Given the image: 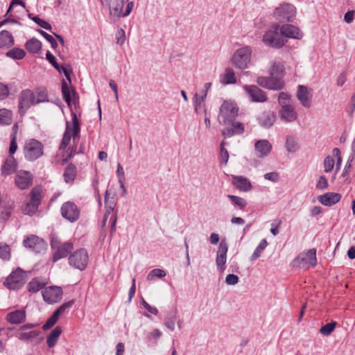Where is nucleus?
Masks as SVG:
<instances>
[{"label":"nucleus","instance_id":"nucleus-25","mask_svg":"<svg viewBox=\"0 0 355 355\" xmlns=\"http://www.w3.org/2000/svg\"><path fill=\"white\" fill-rule=\"evenodd\" d=\"M341 195L338 193L328 192L318 197V201L324 206H332L340 201Z\"/></svg>","mask_w":355,"mask_h":355},{"label":"nucleus","instance_id":"nucleus-64","mask_svg":"<svg viewBox=\"0 0 355 355\" xmlns=\"http://www.w3.org/2000/svg\"><path fill=\"white\" fill-rule=\"evenodd\" d=\"M12 214V208L9 207L8 208H6L4 211H3L0 214V222L5 221L8 218H10Z\"/></svg>","mask_w":355,"mask_h":355},{"label":"nucleus","instance_id":"nucleus-7","mask_svg":"<svg viewBox=\"0 0 355 355\" xmlns=\"http://www.w3.org/2000/svg\"><path fill=\"white\" fill-rule=\"evenodd\" d=\"M263 42L268 46L279 49L285 44L286 40L281 35L279 25L275 24L265 33Z\"/></svg>","mask_w":355,"mask_h":355},{"label":"nucleus","instance_id":"nucleus-59","mask_svg":"<svg viewBox=\"0 0 355 355\" xmlns=\"http://www.w3.org/2000/svg\"><path fill=\"white\" fill-rule=\"evenodd\" d=\"M316 187L320 190L327 189L328 187L327 179L323 175L320 176L317 181Z\"/></svg>","mask_w":355,"mask_h":355},{"label":"nucleus","instance_id":"nucleus-14","mask_svg":"<svg viewBox=\"0 0 355 355\" xmlns=\"http://www.w3.org/2000/svg\"><path fill=\"white\" fill-rule=\"evenodd\" d=\"M257 83L260 86L268 89L280 90L284 87L282 79L276 76H260L257 78Z\"/></svg>","mask_w":355,"mask_h":355},{"label":"nucleus","instance_id":"nucleus-51","mask_svg":"<svg viewBox=\"0 0 355 355\" xmlns=\"http://www.w3.org/2000/svg\"><path fill=\"white\" fill-rule=\"evenodd\" d=\"M336 325L335 322L327 323L320 328V332L324 336H329L334 330Z\"/></svg>","mask_w":355,"mask_h":355},{"label":"nucleus","instance_id":"nucleus-57","mask_svg":"<svg viewBox=\"0 0 355 355\" xmlns=\"http://www.w3.org/2000/svg\"><path fill=\"white\" fill-rule=\"evenodd\" d=\"M39 33L48 41L51 43V47L53 49H56L58 46V43L55 40V39L49 34L46 33L42 30H39Z\"/></svg>","mask_w":355,"mask_h":355},{"label":"nucleus","instance_id":"nucleus-12","mask_svg":"<svg viewBox=\"0 0 355 355\" xmlns=\"http://www.w3.org/2000/svg\"><path fill=\"white\" fill-rule=\"evenodd\" d=\"M60 211L62 216L70 223L77 221L80 214L77 205L73 202L71 201L63 203Z\"/></svg>","mask_w":355,"mask_h":355},{"label":"nucleus","instance_id":"nucleus-49","mask_svg":"<svg viewBox=\"0 0 355 355\" xmlns=\"http://www.w3.org/2000/svg\"><path fill=\"white\" fill-rule=\"evenodd\" d=\"M62 92L63 95V98L65 101V102L70 105L71 103V92L70 89L69 87L68 83L64 80H62Z\"/></svg>","mask_w":355,"mask_h":355},{"label":"nucleus","instance_id":"nucleus-41","mask_svg":"<svg viewBox=\"0 0 355 355\" xmlns=\"http://www.w3.org/2000/svg\"><path fill=\"white\" fill-rule=\"evenodd\" d=\"M63 175L67 183L72 182L76 175V167L72 164L69 165L65 168Z\"/></svg>","mask_w":355,"mask_h":355},{"label":"nucleus","instance_id":"nucleus-46","mask_svg":"<svg viewBox=\"0 0 355 355\" xmlns=\"http://www.w3.org/2000/svg\"><path fill=\"white\" fill-rule=\"evenodd\" d=\"M284 71V67L279 62H273L270 74L272 76H276L282 79Z\"/></svg>","mask_w":355,"mask_h":355},{"label":"nucleus","instance_id":"nucleus-24","mask_svg":"<svg viewBox=\"0 0 355 355\" xmlns=\"http://www.w3.org/2000/svg\"><path fill=\"white\" fill-rule=\"evenodd\" d=\"M231 125V127H227L224 128L222 134L225 137H231L236 135H242L245 131V125L243 123L233 121L232 122L227 123Z\"/></svg>","mask_w":355,"mask_h":355},{"label":"nucleus","instance_id":"nucleus-4","mask_svg":"<svg viewBox=\"0 0 355 355\" xmlns=\"http://www.w3.org/2000/svg\"><path fill=\"white\" fill-rule=\"evenodd\" d=\"M51 246L54 250L53 254V262H56L59 259L66 257L73 249L72 242L67 241L62 243L60 239L54 234L51 236Z\"/></svg>","mask_w":355,"mask_h":355},{"label":"nucleus","instance_id":"nucleus-43","mask_svg":"<svg viewBox=\"0 0 355 355\" xmlns=\"http://www.w3.org/2000/svg\"><path fill=\"white\" fill-rule=\"evenodd\" d=\"M268 245V242L266 239H262L261 242L259 243V245L257 247L255 250L254 251L253 254H252L250 257V261L252 262L257 260L261 254L262 252L265 250V248Z\"/></svg>","mask_w":355,"mask_h":355},{"label":"nucleus","instance_id":"nucleus-48","mask_svg":"<svg viewBox=\"0 0 355 355\" xmlns=\"http://www.w3.org/2000/svg\"><path fill=\"white\" fill-rule=\"evenodd\" d=\"M166 275V273L165 270H164L162 269H159V268H155V269L152 270L148 273L146 279L148 281H152L155 277L162 278V277H165Z\"/></svg>","mask_w":355,"mask_h":355},{"label":"nucleus","instance_id":"nucleus-29","mask_svg":"<svg viewBox=\"0 0 355 355\" xmlns=\"http://www.w3.org/2000/svg\"><path fill=\"white\" fill-rule=\"evenodd\" d=\"M6 320L11 324H21L26 320V312L24 310H16L7 314Z\"/></svg>","mask_w":355,"mask_h":355},{"label":"nucleus","instance_id":"nucleus-30","mask_svg":"<svg viewBox=\"0 0 355 355\" xmlns=\"http://www.w3.org/2000/svg\"><path fill=\"white\" fill-rule=\"evenodd\" d=\"M46 58L53 66V67L56 70H58L60 73L62 72L64 74L69 83L70 84L71 82V77H70V73L71 71L67 69L66 68H64L63 67H60L57 63L55 56L50 51H47V53L46 54Z\"/></svg>","mask_w":355,"mask_h":355},{"label":"nucleus","instance_id":"nucleus-36","mask_svg":"<svg viewBox=\"0 0 355 355\" xmlns=\"http://www.w3.org/2000/svg\"><path fill=\"white\" fill-rule=\"evenodd\" d=\"M26 50L31 53H37L42 49V43L36 38H31L25 44Z\"/></svg>","mask_w":355,"mask_h":355},{"label":"nucleus","instance_id":"nucleus-60","mask_svg":"<svg viewBox=\"0 0 355 355\" xmlns=\"http://www.w3.org/2000/svg\"><path fill=\"white\" fill-rule=\"evenodd\" d=\"M239 277L234 274H229L225 277V283L227 285L234 286L239 283Z\"/></svg>","mask_w":355,"mask_h":355},{"label":"nucleus","instance_id":"nucleus-28","mask_svg":"<svg viewBox=\"0 0 355 355\" xmlns=\"http://www.w3.org/2000/svg\"><path fill=\"white\" fill-rule=\"evenodd\" d=\"M205 96H200L198 94H195L193 98V105L194 112L197 114H201L207 112V107L205 103Z\"/></svg>","mask_w":355,"mask_h":355},{"label":"nucleus","instance_id":"nucleus-20","mask_svg":"<svg viewBox=\"0 0 355 355\" xmlns=\"http://www.w3.org/2000/svg\"><path fill=\"white\" fill-rule=\"evenodd\" d=\"M26 248L32 249L35 252L40 253L46 249V243L44 240L35 235H31L24 240Z\"/></svg>","mask_w":355,"mask_h":355},{"label":"nucleus","instance_id":"nucleus-53","mask_svg":"<svg viewBox=\"0 0 355 355\" xmlns=\"http://www.w3.org/2000/svg\"><path fill=\"white\" fill-rule=\"evenodd\" d=\"M335 161L331 156H327L324 160V171L326 173H330L334 166Z\"/></svg>","mask_w":355,"mask_h":355},{"label":"nucleus","instance_id":"nucleus-1","mask_svg":"<svg viewBox=\"0 0 355 355\" xmlns=\"http://www.w3.org/2000/svg\"><path fill=\"white\" fill-rule=\"evenodd\" d=\"M278 103L280 106L279 110L280 119L287 123L295 121L297 118V113L290 95L283 92H280Z\"/></svg>","mask_w":355,"mask_h":355},{"label":"nucleus","instance_id":"nucleus-6","mask_svg":"<svg viewBox=\"0 0 355 355\" xmlns=\"http://www.w3.org/2000/svg\"><path fill=\"white\" fill-rule=\"evenodd\" d=\"M44 145L35 139H27L24 146V155L27 161L34 162L44 155Z\"/></svg>","mask_w":355,"mask_h":355},{"label":"nucleus","instance_id":"nucleus-13","mask_svg":"<svg viewBox=\"0 0 355 355\" xmlns=\"http://www.w3.org/2000/svg\"><path fill=\"white\" fill-rule=\"evenodd\" d=\"M41 202V193L39 189L34 188L31 192V201L26 204L23 208V213L26 215L33 216L36 213Z\"/></svg>","mask_w":355,"mask_h":355},{"label":"nucleus","instance_id":"nucleus-54","mask_svg":"<svg viewBox=\"0 0 355 355\" xmlns=\"http://www.w3.org/2000/svg\"><path fill=\"white\" fill-rule=\"evenodd\" d=\"M74 303L73 300H71L66 303L62 304L55 312L54 313L58 317L64 313L67 309H70Z\"/></svg>","mask_w":355,"mask_h":355},{"label":"nucleus","instance_id":"nucleus-17","mask_svg":"<svg viewBox=\"0 0 355 355\" xmlns=\"http://www.w3.org/2000/svg\"><path fill=\"white\" fill-rule=\"evenodd\" d=\"M243 89L252 102L263 103L268 99L266 93L256 85H244Z\"/></svg>","mask_w":355,"mask_h":355},{"label":"nucleus","instance_id":"nucleus-61","mask_svg":"<svg viewBox=\"0 0 355 355\" xmlns=\"http://www.w3.org/2000/svg\"><path fill=\"white\" fill-rule=\"evenodd\" d=\"M116 44L122 45L125 41V34L123 29L120 28L116 33Z\"/></svg>","mask_w":355,"mask_h":355},{"label":"nucleus","instance_id":"nucleus-35","mask_svg":"<svg viewBox=\"0 0 355 355\" xmlns=\"http://www.w3.org/2000/svg\"><path fill=\"white\" fill-rule=\"evenodd\" d=\"M14 44L12 35L7 31L0 32V49L9 48Z\"/></svg>","mask_w":355,"mask_h":355},{"label":"nucleus","instance_id":"nucleus-23","mask_svg":"<svg viewBox=\"0 0 355 355\" xmlns=\"http://www.w3.org/2000/svg\"><path fill=\"white\" fill-rule=\"evenodd\" d=\"M18 164L13 155H8L1 168V175L6 177L15 173Z\"/></svg>","mask_w":355,"mask_h":355},{"label":"nucleus","instance_id":"nucleus-55","mask_svg":"<svg viewBox=\"0 0 355 355\" xmlns=\"http://www.w3.org/2000/svg\"><path fill=\"white\" fill-rule=\"evenodd\" d=\"M219 159L221 164L226 165L229 159V153L227 150L223 147L220 150Z\"/></svg>","mask_w":355,"mask_h":355},{"label":"nucleus","instance_id":"nucleus-16","mask_svg":"<svg viewBox=\"0 0 355 355\" xmlns=\"http://www.w3.org/2000/svg\"><path fill=\"white\" fill-rule=\"evenodd\" d=\"M296 10L294 6L290 3H284L275 9V16L282 20L293 21L295 17Z\"/></svg>","mask_w":355,"mask_h":355},{"label":"nucleus","instance_id":"nucleus-10","mask_svg":"<svg viewBox=\"0 0 355 355\" xmlns=\"http://www.w3.org/2000/svg\"><path fill=\"white\" fill-rule=\"evenodd\" d=\"M88 260V253L83 248L76 250L69 257V265L80 270H83L86 268Z\"/></svg>","mask_w":355,"mask_h":355},{"label":"nucleus","instance_id":"nucleus-2","mask_svg":"<svg viewBox=\"0 0 355 355\" xmlns=\"http://www.w3.org/2000/svg\"><path fill=\"white\" fill-rule=\"evenodd\" d=\"M72 124L71 125L69 121L66 122V128L64 132L62 142L60 145L59 150H64L70 144L71 137L75 142L79 137L80 127V122L76 113H71Z\"/></svg>","mask_w":355,"mask_h":355},{"label":"nucleus","instance_id":"nucleus-34","mask_svg":"<svg viewBox=\"0 0 355 355\" xmlns=\"http://www.w3.org/2000/svg\"><path fill=\"white\" fill-rule=\"evenodd\" d=\"M123 2H118L117 1L114 3L112 6L110 5L109 6L110 17L114 21L121 17H123Z\"/></svg>","mask_w":355,"mask_h":355},{"label":"nucleus","instance_id":"nucleus-5","mask_svg":"<svg viewBox=\"0 0 355 355\" xmlns=\"http://www.w3.org/2000/svg\"><path fill=\"white\" fill-rule=\"evenodd\" d=\"M239 107L233 101H225L219 110L218 120L222 125H227L238 116Z\"/></svg>","mask_w":355,"mask_h":355},{"label":"nucleus","instance_id":"nucleus-15","mask_svg":"<svg viewBox=\"0 0 355 355\" xmlns=\"http://www.w3.org/2000/svg\"><path fill=\"white\" fill-rule=\"evenodd\" d=\"M44 300L48 304H53L62 299V289L60 286H51L44 288L42 293Z\"/></svg>","mask_w":355,"mask_h":355},{"label":"nucleus","instance_id":"nucleus-33","mask_svg":"<svg viewBox=\"0 0 355 355\" xmlns=\"http://www.w3.org/2000/svg\"><path fill=\"white\" fill-rule=\"evenodd\" d=\"M234 184L236 188L243 191H248L252 187L250 182L243 176L234 177Z\"/></svg>","mask_w":355,"mask_h":355},{"label":"nucleus","instance_id":"nucleus-52","mask_svg":"<svg viewBox=\"0 0 355 355\" xmlns=\"http://www.w3.org/2000/svg\"><path fill=\"white\" fill-rule=\"evenodd\" d=\"M10 257V248L6 243H0V258L9 259Z\"/></svg>","mask_w":355,"mask_h":355},{"label":"nucleus","instance_id":"nucleus-42","mask_svg":"<svg viewBox=\"0 0 355 355\" xmlns=\"http://www.w3.org/2000/svg\"><path fill=\"white\" fill-rule=\"evenodd\" d=\"M7 57L14 60H21L26 55V52L19 48H13L6 53Z\"/></svg>","mask_w":355,"mask_h":355},{"label":"nucleus","instance_id":"nucleus-62","mask_svg":"<svg viewBox=\"0 0 355 355\" xmlns=\"http://www.w3.org/2000/svg\"><path fill=\"white\" fill-rule=\"evenodd\" d=\"M264 178L267 180L277 182L279 179V173L277 172L267 173L264 175Z\"/></svg>","mask_w":355,"mask_h":355},{"label":"nucleus","instance_id":"nucleus-63","mask_svg":"<svg viewBox=\"0 0 355 355\" xmlns=\"http://www.w3.org/2000/svg\"><path fill=\"white\" fill-rule=\"evenodd\" d=\"M8 94L9 90L8 87L3 83H0V100H4L8 97Z\"/></svg>","mask_w":355,"mask_h":355},{"label":"nucleus","instance_id":"nucleus-37","mask_svg":"<svg viewBox=\"0 0 355 355\" xmlns=\"http://www.w3.org/2000/svg\"><path fill=\"white\" fill-rule=\"evenodd\" d=\"M61 333L62 329L60 327H56L51 331L46 340L49 347H53L55 345Z\"/></svg>","mask_w":355,"mask_h":355},{"label":"nucleus","instance_id":"nucleus-9","mask_svg":"<svg viewBox=\"0 0 355 355\" xmlns=\"http://www.w3.org/2000/svg\"><path fill=\"white\" fill-rule=\"evenodd\" d=\"M293 262L294 265L303 268L315 266L317 263L316 250L313 248L300 253Z\"/></svg>","mask_w":355,"mask_h":355},{"label":"nucleus","instance_id":"nucleus-21","mask_svg":"<svg viewBox=\"0 0 355 355\" xmlns=\"http://www.w3.org/2000/svg\"><path fill=\"white\" fill-rule=\"evenodd\" d=\"M272 148V144L268 140H258L254 144L255 155L260 159H263L270 153Z\"/></svg>","mask_w":355,"mask_h":355},{"label":"nucleus","instance_id":"nucleus-58","mask_svg":"<svg viewBox=\"0 0 355 355\" xmlns=\"http://www.w3.org/2000/svg\"><path fill=\"white\" fill-rule=\"evenodd\" d=\"M32 20L37 23L40 27L48 31L51 30V24L49 22L39 18L38 17H34L33 18H32Z\"/></svg>","mask_w":355,"mask_h":355},{"label":"nucleus","instance_id":"nucleus-11","mask_svg":"<svg viewBox=\"0 0 355 355\" xmlns=\"http://www.w3.org/2000/svg\"><path fill=\"white\" fill-rule=\"evenodd\" d=\"M36 105L35 94L30 89L23 90L19 97V112L20 115L25 114L31 105Z\"/></svg>","mask_w":355,"mask_h":355},{"label":"nucleus","instance_id":"nucleus-27","mask_svg":"<svg viewBox=\"0 0 355 355\" xmlns=\"http://www.w3.org/2000/svg\"><path fill=\"white\" fill-rule=\"evenodd\" d=\"M258 120L262 127L269 128L273 125L276 120V114L272 111H266L261 114Z\"/></svg>","mask_w":355,"mask_h":355},{"label":"nucleus","instance_id":"nucleus-8","mask_svg":"<svg viewBox=\"0 0 355 355\" xmlns=\"http://www.w3.org/2000/svg\"><path fill=\"white\" fill-rule=\"evenodd\" d=\"M26 281V275L25 271L20 268H17L12 271L6 278L3 284L10 290H15L21 288Z\"/></svg>","mask_w":355,"mask_h":355},{"label":"nucleus","instance_id":"nucleus-26","mask_svg":"<svg viewBox=\"0 0 355 355\" xmlns=\"http://www.w3.org/2000/svg\"><path fill=\"white\" fill-rule=\"evenodd\" d=\"M281 35L287 37L299 39L302 37V34L298 28L291 24H284L279 26Z\"/></svg>","mask_w":355,"mask_h":355},{"label":"nucleus","instance_id":"nucleus-40","mask_svg":"<svg viewBox=\"0 0 355 355\" xmlns=\"http://www.w3.org/2000/svg\"><path fill=\"white\" fill-rule=\"evenodd\" d=\"M39 336V332L37 331H31L28 332H18L16 337L23 341L28 342L34 340Z\"/></svg>","mask_w":355,"mask_h":355},{"label":"nucleus","instance_id":"nucleus-56","mask_svg":"<svg viewBox=\"0 0 355 355\" xmlns=\"http://www.w3.org/2000/svg\"><path fill=\"white\" fill-rule=\"evenodd\" d=\"M58 318L59 317L53 313V315L46 321V322L43 325V329L47 330L51 328L56 323Z\"/></svg>","mask_w":355,"mask_h":355},{"label":"nucleus","instance_id":"nucleus-22","mask_svg":"<svg viewBox=\"0 0 355 355\" xmlns=\"http://www.w3.org/2000/svg\"><path fill=\"white\" fill-rule=\"evenodd\" d=\"M297 98L304 107H310L311 104V90L304 85H299L297 92Z\"/></svg>","mask_w":355,"mask_h":355},{"label":"nucleus","instance_id":"nucleus-50","mask_svg":"<svg viewBox=\"0 0 355 355\" xmlns=\"http://www.w3.org/2000/svg\"><path fill=\"white\" fill-rule=\"evenodd\" d=\"M227 198L235 205L239 206L241 209L244 208L246 206V205H247V202H246L245 200L242 198H241V197L233 196V195H227Z\"/></svg>","mask_w":355,"mask_h":355},{"label":"nucleus","instance_id":"nucleus-38","mask_svg":"<svg viewBox=\"0 0 355 355\" xmlns=\"http://www.w3.org/2000/svg\"><path fill=\"white\" fill-rule=\"evenodd\" d=\"M12 121V112L6 108L0 109V125H10Z\"/></svg>","mask_w":355,"mask_h":355},{"label":"nucleus","instance_id":"nucleus-32","mask_svg":"<svg viewBox=\"0 0 355 355\" xmlns=\"http://www.w3.org/2000/svg\"><path fill=\"white\" fill-rule=\"evenodd\" d=\"M110 193L108 190H106L105 192V205L106 212L103 216V225L105 226L106 221L109 217V215L114 211L116 203L114 200H111L109 199Z\"/></svg>","mask_w":355,"mask_h":355},{"label":"nucleus","instance_id":"nucleus-47","mask_svg":"<svg viewBox=\"0 0 355 355\" xmlns=\"http://www.w3.org/2000/svg\"><path fill=\"white\" fill-rule=\"evenodd\" d=\"M223 81L225 84H234L236 83V78L232 69L227 68L225 69Z\"/></svg>","mask_w":355,"mask_h":355},{"label":"nucleus","instance_id":"nucleus-45","mask_svg":"<svg viewBox=\"0 0 355 355\" xmlns=\"http://www.w3.org/2000/svg\"><path fill=\"white\" fill-rule=\"evenodd\" d=\"M285 147L286 150L289 153H295L299 148L297 142L295 141V138L291 136L286 138Z\"/></svg>","mask_w":355,"mask_h":355},{"label":"nucleus","instance_id":"nucleus-3","mask_svg":"<svg viewBox=\"0 0 355 355\" xmlns=\"http://www.w3.org/2000/svg\"><path fill=\"white\" fill-rule=\"evenodd\" d=\"M252 54V49L250 46H242L234 51L231 58V63L239 69H246L251 62Z\"/></svg>","mask_w":355,"mask_h":355},{"label":"nucleus","instance_id":"nucleus-31","mask_svg":"<svg viewBox=\"0 0 355 355\" xmlns=\"http://www.w3.org/2000/svg\"><path fill=\"white\" fill-rule=\"evenodd\" d=\"M47 282L42 277L33 278L28 284V291L31 293H36L42 289Z\"/></svg>","mask_w":355,"mask_h":355},{"label":"nucleus","instance_id":"nucleus-44","mask_svg":"<svg viewBox=\"0 0 355 355\" xmlns=\"http://www.w3.org/2000/svg\"><path fill=\"white\" fill-rule=\"evenodd\" d=\"M177 319L176 313H169L165 318L164 324L171 331L175 329V324Z\"/></svg>","mask_w":355,"mask_h":355},{"label":"nucleus","instance_id":"nucleus-19","mask_svg":"<svg viewBox=\"0 0 355 355\" xmlns=\"http://www.w3.org/2000/svg\"><path fill=\"white\" fill-rule=\"evenodd\" d=\"M227 250L228 245L227 242L225 240H222L219 244L216 259L217 269L221 272H224L225 269Z\"/></svg>","mask_w":355,"mask_h":355},{"label":"nucleus","instance_id":"nucleus-18","mask_svg":"<svg viewBox=\"0 0 355 355\" xmlns=\"http://www.w3.org/2000/svg\"><path fill=\"white\" fill-rule=\"evenodd\" d=\"M15 183L19 189H26L33 184V175L27 171H18L15 175Z\"/></svg>","mask_w":355,"mask_h":355},{"label":"nucleus","instance_id":"nucleus-39","mask_svg":"<svg viewBox=\"0 0 355 355\" xmlns=\"http://www.w3.org/2000/svg\"><path fill=\"white\" fill-rule=\"evenodd\" d=\"M33 93L35 94V102L36 104L49 101L47 90L46 89L37 88Z\"/></svg>","mask_w":355,"mask_h":355}]
</instances>
